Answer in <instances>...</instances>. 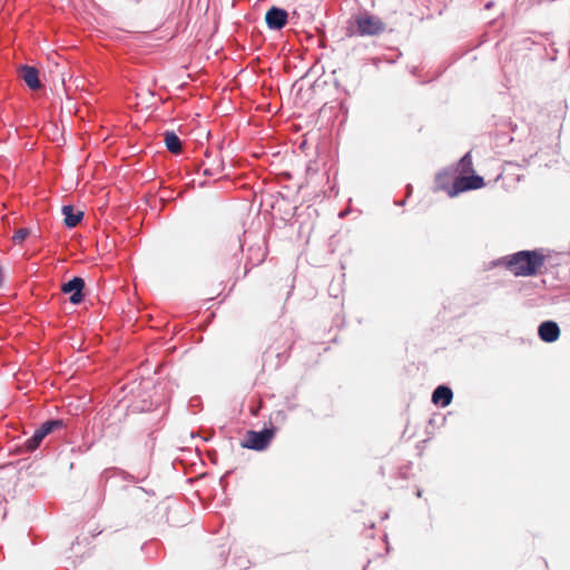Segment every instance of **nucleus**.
<instances>
[{"instance_id":"nucleus-1","label":"nucleus","mask_w":570,"mask_h":570,"mask_svg":"<svg viewBox=\"0 0 570 570\" xmlns=\"http://www.w3.org/2000/svg\"><path fill=\"white\" fill-rule=\"evenodd\" d=\"M546 261L544 248L521 249L491 261L488 269L504 267L515 277H533L541 273Z\"/></svg>"},{"instance_id":"nucleus-2","label":"nucleus","mask_w":570,"mask_h":570,"mask_svg":"<svg viewBox=\"0 0 570 570\" xmlns=\"http://www.w3.org/2000/svg\"><path fill=\"white\" fill-rule=\"evenodd\" d=\"M386 29L385 22L377 16L364 10L348 20L346 37H375Z\"/></svg>"},{"instance_id":"nucleus-3","label":"nucleus","mask_w":570,"mask_h":570,"mask_svg":"<svg viewBox=\"0 0 570 570\" xmlns=\"http://www.w3.org/2000/svg\"><path fill=\"white\" fill-rule=\"evenodd\" d=\"M278 428L273 423H265L262 430H248L245 433V438L242 440L240 445L244 449L254 450L257 452L265 451L273 439L275 438Z\"/></svg>"},{"instance_id":"nucleus-4","label":"nucleus","mask_w":570,"mask_h":570,"mask_svg":"<svg viewBox=\"0 0 570 570\" xmlns=\"http://www.w3.org/2000/svg\"><path fill=\"white\" fill-rule=\"evenodd\" d=\"M242 261L243 244L239 242L238 248L224 262V266L232 273V277L234 278L229 292H232L236 283L240 279H244L250 271V266H248V263H246L244 269L240 271Z\"/></svg>"},{"instance_id":"nucleus-5","label":"nucleus","mask_w":570,"mask_h":570,"mask_svg":"<svg viewBox=\"0 0 570 570\" xmlns=\"http://www.w3.org/2000/svg\"><path fill=\"white\" fill-rule=\"evenodd\" d=\"M46 438V433L40 428H37L30 438L21 443L12 444L9 448V453L14 455L33 453L41 446Z\"/></svg>"},{"instance_id":"nucleus-6","label":"nucleus","mask_w":570,"mask_h":570,"mask_svg":"<svg viewBox=\"0 0 570 570\" xmlns=\"http://www.w3.org/2000/svg\"><path fill=\"white\" fill-rule=\"evenodd\" d=\"M86 283L81 276H73L61 285V292L69 294V303L72 305L81 304L85 298Z\"/></svg>"},{"instance_id":"nucleus-7","label":"nucleus","mask_w":570,"mask_h":570,"mask_svg":"<svg viewBox=\"0 0 570 570\" xmlns=\"http://www.w3.org/2000/svg\"><path fill=\"white\" fill-rule=\"evenodd\" d=\"M485 186V180L482 176L475 173L468 174L466 176H458L454 179L452 194L460 195L465 191L476 190Z\"/></svg>"},{"instance_id":"nucleus-8","label":"nucleus","mask_w":570,"mask_h":570,"mask_svg":"<svg viewBox=\"0 0 570 570\" xmlns=\"http://www.w3.org/2000/svg\"><path fill=\"white\" fill-rule=\"evenodd\" d=\"M497 144L504 147L514 140L513 134L518 131V125L510 118H500L494 122Z\"/></svg>"},{"instance_id":"nucleus-9","label":"nucleus","mask_w":570,"mask_h":570,"mask_svg":"<svg viewBox=\"0 0 570 570\" xmlns=\"http://www.w3.org/2000/svg\"><path fill=\"white\" fill-rule=\"evenodd\" d=\"M456 177L454 166H448L440 169L434 178V189L445 191L451 198L456 197L458 195L452 194V187L454 186V179Z\"/></svg>"},{"instance_id":"nucleus-10","label":"nucleus","mask_w":570,"mask_h":570,"mask_svg":"<svg viewBox=\"0 0 570 570\" xmlns=\"http://www.w3.org/2000/svg\"><path fill=\"white\" fill-rule=\"evenodd\" d=\"M288 22V12L286 9L272 6L265 13V23L272 31L282 30Z\"/></svg>"},{"instance_id":"nucleus-11","label":"nucleus","mask_w":570,"mask_h":570,"mask_svg":"<svg viewBox=\"0 0 570 570\" xmlns=\"http://www.w3.org/2000/svg\"><path fill=\"white\" fill-rule=\"evenodd\" d=\"M18 76L30 90H39L42 87L40 71L37 67L27 63L18 67Z\"/></svg>"},{"instance_id":"nucleus-12","label":"nucleus","mask_w":570,"mask_h":570,"mask_svg":"<svg viewBox=\"0 0 570 570\" xmlns=\"http://www.w3.org/2000/svg\"><path fill=\"white\" fill-rule=\"evenodd\" d=\"M561 330L553 320L542 321L538 326V336L544 343H554L559 340Z\"/></svg>"},{"instance_id":"nucleus-13","label":"nucleus","mask_w":570,"mask_h":570,"mask_svg":"<svg viewBox=\"0 0 570 570\" xmlns=\"http://www.w3.org/2000/svg\"><path fill=\"white\" fill-rule=\"evenodd\" d=\"M114 476H119L124 481H129V482H132V483H138V482H141V481H144L146 479V475L142 476V478H139V476H136L134 474H130L129 472H127V471H125V470H122L120 468L112 466V468L105 469L100 473L99 481L101 483L106 484L108 482V480L110 478H114Z\"/></svg>"},{"instance_id":"nucleus-14","label":"nucleus","mask_w":570,"mask_h":570,"mask_svg":"<svg viewBox=\"0 0 570 570\" xmlns=\"http://www.w3.org/2000/svg\"><path fill=\"white\" fill-rule=\"evenodd\" d=\"M431 401L440 407L449 406L453 401L452 389L448 384L438 385L432 392Z\"/></svg>"},{"instance_id":"nucleus-15","label":"nucleus","mask_w":570,"mask_h":570,"mask_svg":"<svg viewBox=\"0 0 570 570\" xmlns=\"http://www.w3.org/2000/svg\"><path fill=\"white\" fill-rule=\"evenodd\" d=\"M61 214L63 215V224L69 229L76 227L85 216L82 210H76L71 204L63 205Z\"/></svg>"},{"instance_id":"nucleus-16","label":"nucleus","mask_w":570,"mask_h":570,"mask_svg":"<svg viewBox=\"0 0 570 570\" xmlns=\"http://www.w3.org/2000/svg\"><path fill=\"white\" fill-rule=\"evenodd\" d=\"M164 142L169 153L174 155L180 154L183 141L174 130H166L164 132Z\"/></svg>"},{"instance_id":"nucleus-17","label":"nucleus","mask_w":570,"mask_h":570,"mask_svg":"<svg viewBox=\"0 0 570 570\" xmlns=\"http://www.w3.org/2000/svg\"><path fill=\"white\" fill-rule=\"evenodd\" d=\"M453 166L455 174L459 173L460 176H466L468 174L473 173L474 168L471 150L466 151Z\"/></svg>"},{"instance_id":"nucleus-18","label":"nucleus","mask_w":570,"mask_h":570,"mask_svg":"<svg viewBox=\"0 0 570 570\" xmlns=\"http://www.w3.org/2000/svg\"><path fill=\"white\" fill-rule=\"evenodd\" d=\"M66 426V423L62 419L56 417V419H49L45 422H42L39 428L41 431L46 433L48 436L49 434L59 431Z\"/></svg>"},{"instance_id":"nucleus-19","label":"nucleus","mask_w":570,"mask_h":570,"mask_svg":"<svg viewBox=\"0 0 570 570\" xmlns=\"http://www.w3.org/2000/svg\"><path fill=\"white\" fill-rule=\"evenodd\" d=\"M288 351H284V352H277L276 350H274L273 347H268L265 353H264V358L265 361H267L268 358L271 357H276L277 358V362L275 364V367H279L284 362H286V360L288 358Z\"/></svg>"},{"instance_id":"nucleus-20","label":"nucleus","mask_w":570,"mask_h":570,"mask_svg":"<svg viewBox=\"0 0 570 570\" xmlns=\"http://www.w3.org/2000/svg\"><path fill=\"white\" fill-rule=\"evenodd\" d=\"M30 234H31L30 228H19L17 230H14L12 240L16 244H21L30 236Z\"/></svg>"},{"instance_id":"nucleus-21","label":"nucleus","mask_w":570,"mask_h":570,"mask_svg":"<svg viewBox=\"0 0 570 570\" xmlns=\"http://www.w3.org/2000/svg\"><path fill=\"white\" fill-rule=\"evenodd\" d=\"M286 420H287V415H286L285 411H283V410L275 411L269 417L271 423H273V421H274L275 423H278V424L285 423Z\"/></svg>"},{"instance_id":"nucleus-22","label":"nucleus","mask_w":570,"mask_h":570,"mask_svg":"<svg viewBox=\"0 0 570 570\" xmlns=\"http://www.w3.org/2000/svg\"><path fill=\"white\" fill-rule=\"evenodd\" d=\"M233 472H234V470H228V471H226V472H225V473L219 478V484H220V487H222L224 490L226 489V487H227V484H228L227 479H228V476H229V475H232V474H233Z\"/></svg>"},{"instance_id":"nucleus-23","label":"nucleus","mask_w":570,"mask_h":570,"mask_svg":"<svg viewBox=\"0 0 570 570\" xmlns=\"http://www.w3.org/2000/svg\"><path fill=\"white\" fill-rule=\"evenodd\" d=\"M199 403H200V399L199 397H193L189 401V405L193 406V407L199 405Z\"/></svg>"},{"instance_id":"nucleus-24","label":"nucleus","mask_w":570,"mask_h":570,"mask_svg":"<svg viewBox=\"0 0 570 570\" xmlns=\"http://www.w3.org/2000/svg\"><path fill=\"white\" fill-rule=\"evenodd\" d=\"M405 190H406V199H407V198L412 195V193H413V187H412V185H411V184H407V185L405 186Z\"/></svg>"},{"instance_id":"nucleus-25","label":"nucleus","mask_w":570,"mask_h":570,"mask_svg":"<svg viewBox=\"0 0 570 570\" xmlns=\"http://www.w3.org/2000/svg\"><path fill=\"white\" fill-rule=\"evenodd\" d=\"M405 204H406V198L401 199V200H394V205H396L399 207H403V206H405Z\"/></svg>"},{"instance_id":"nucleus-26","label":"nucleus","mask_w":570,"mask_h":570,"mask_svg":"<svg viewBox=\"0 0 570 570\" xmlns=\"http://www.w3.org/2000/svg\"><path fill=\"white\" fill-rule=\"evenodd\" d=\"M203 175L207 176V177H210V176H213V170L210 168H205L203 170Z\"/></svg>"},{"instance_id":"nucleus-27","label":"nucleus","mask_w":570,"mask_h":570,"mask_svg":"<svg viewBox=\"0 0 570 570\" xmlns=\"http://www.w3.org/2000/svg\"><path fill=\"white\" fill-rule=\"evenodd\" d=\"M3 282H4L3 268H2V266L0 265V287L2 286Z\"/></svg>"},{"instance_id":"nucleus-28","label":"nucleus","mask_w":570,"mask_h":570,"mask_svg":"<svg viewBox=\"0 0 570 570\" xmlns=\"http://www.w3.org/2000/svg\"><path fill=\"white\" fill-rule=\"evenodd\" d=\"M493 6H494V1L489 0V1L484 4V9L489 10V9L493 8Z\"/></svg>"},{"instance_id":"nucleus-29","label":"nucleus","mask_w":570,"mask_h":570,"mask_svg":"<svg viewBox=\"0 0 570 570\" xmlns=\"http://www.w3.org/2000/svg\"><path fill=\"white\" fill-rule=\"evenodd\" d=\"M372 61H373V63H374L375 66H377V63H379L380 59H379V58H373V60H372Z\"/></svg>"},{"instance_id":"nucleus-30","label":"nucleus","mask_w":570,"mask_h":570,"mask_svg":"<svg viewBox=\"0 0 570 570\" xmlns=\"http://www.w3.org/2000/svg\"><path fill=\"white\" fill-rule=\"evenodd\" d=\"M421 495H422V490H420V489H419V490L416 491V497H419V498H420Z\"/></svg>"},{"instance_id":"nucleus-31","label":"nucleus","mask_w":570,"mask_h":570,"mask_svg":"<svg viewBox=\"0 0 570 570\" xmlns=\"http://www.w3.org/2000/svg\"><path fill=\"white\" fill-rule=\"evenodd\" d=\"M415 72H416V68L414 67V68L412 69V73H413V75H415Z\"/></svg>"},{"instance_id":"nucleus-32","label":"nucleus","mask_w":570,"mask_h":570,"mask_svg":"<svg viewBox=\"0 0 570 570\" xmlns=\"http://www.w3.org/2000/svg\"><path fill=\"white\" fill-rule=\"evenodd\" d=\"M367 563H370V561H367ZM367 566H368V564H366V566L363 568V570H366V567H367Z\"/></svg>"}]
</instances>
